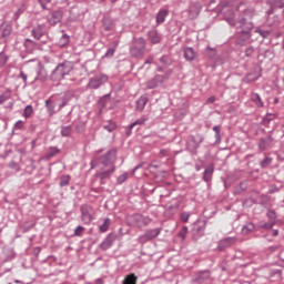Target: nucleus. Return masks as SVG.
<instances>
[{"mask_svg": "<svg viewBox=\"0 0 284 284\" xmlns=\"http://www.w3.org/2000/svg\"><path fill=\"white\" fill-rule=\"evenodd\" d=\"M160 63H162L164 68H170V65H172V58H170L169 55H162L160 58Z\"/></svg>", "mask_w": 284, "mask_h": 284, "instance_id": "7c9ffc66", "label": "nucleus"}, {"mask_svg": "<svg viewBox=\"0 0 284 284\" xmlns=\"http://www.w3.org/2000/svg\"><path fill=\"white\" fill-rule=\"evenodd\" d=\"M254 223L250 222L242 227V234H252V232H254Z\"/></svg>", "mask_w": 284, "mask_h": 284, "instance_id": "c756f323", "label": "nucleus"}, {"mask_svg": "<svg viewBox=\"0 0 284 284\" xmlns=\"http://www.w3.org/2000/svg\"><path fill=\"white\" fill-rule=\"evenodd\" d=\"M254 14H255V12L253 9H246L244 11L243 17L237 20L239 32H251L252 33V30H254V22H252Z\"/></svg>", "mask_w": 284, "mask_h": 284, "instance_id": "f257e3e1", "label": "nucleus"}, {"mask_svg": "<svg viewBox=\"0 0 284 284\" xmlns=\"http://www.w3.org/2000/svg\"><path fill=\"white\" fill-rule=\"evenodd\" d=\"M278 250H281V244L267 247V252H271V254L274 253V252H278Z\"/></svg>", "mask_w": 284, "mask_h": 284, "instance_id": "4d7b16f0", "label": "nucleus"}, {"mask_svg": "<svg viewBox=\"0 0 284 284\" xmlns=\"http://www.w3.org/2000/svg\"><path fill=\"white\" fill-rule=\"evenodd\" d=\"M154 63V55H149L146 58V60L144 61V64L148 65V64H152Z\"/></svg>", "mask_w": 284, "mask_h": 284, "instance_id": "69168bd1", "label": "nucleus"}, {"mask_svg": "<svg viewBox=\"0 0 284 284\" xmlns=\"http://www.w3.org/2000/svg\"><path fill=\"white\" fill-rule=\"evenodd\" d=\"M116 166H112L111 169L103 171L101 173H97L98 179L101 181V185H105V181L110 180V176L114 174Z\"/></svg>", "mask_w": 284, "mask_h": 284, "instance_id": "aec40b11", "label": "nucleus"}, {"mask_svg": "<svg viewBox=\"0 0 284 284\" xmlns=\"http://www.w3.org/2000/svg\"><path fill=\"white\" fill-rule=\"evenodd\" d=\"M146 45L148 41L145 40V38H133L132 45L130 48L131 57H134L135 59H139V57H143V54H145Z\"/></svg>", "mask_w": 284, "mask_h": 284, "instance_id": "7ed1b4c3", "label": "nucleus"}, {"mask_svg": "<svg viewBox=\"0 0 284 284\" xmlns=\"http://www.w3.org/2000/svg\"><path fill=\"white\" fill-rule=\"evenodd\" d=\"M59 152H61V151L59 150V148H57V146H50V148L47 150L45 159H52L53 156H57V154H59Z\"/></svg>", "mask_w": 284, "mask_h": 284, "instance_id": "c85d7f7f", "label": "nucleus"}, {"mask_svg": "<svg viewBox=\"0 0 284 284\" xmlns=\"http://www.w3.org/2000/svg\"><path fill=\"white\" fill-rule=\"evenodd\" d=\"M203 6L199 1L191 2L189 8L184 11L187 14V19H196L201 14Z\"/></svg>", "mask_w": 284, "mask_h": 284, "instance_id": "f8f14e48", "label": "nucleus"}, {"mask_svg": "<svg viewBox=\"0 0 284 284\" xmlns=\"http://www.w3.org/2000/svg\"><path fill=\"white\" fill-rule=\"evenodd\" d=\"M32 112H34V109H32V105H27L23 111V116L26 119H30V116H32Z\"/></svg>", "mask_w": 284, "mask_h": 284, "instance_id": "58836bf2", "label": "nucleus"}, {"mask_svg": "<svg viewBox=\"0 0 284 284\" xmlns=\"http://www.w3.org/2000/svg\"><path fill=\"white\" fill-rule=\"evenodd\" d=\"M251 101H253L257 108H263L265 105L258 93H251Z\"/></svg>", "mask_w": 284, "mask_h": 284, "instance_id": "cd10ccee", "label": "nucleus"}, {"mask_svg": "<svg viewBox=\"0 0 284 284\" xmlns=\"http://www.w3.org/2000/svg\"><path fill=\"white\" fill-rule=\"evenodd\" d=\"M170 73H165L163 75L161 74H156L154 78H152L151 80H149L146 82V88L148 90H154L156 88H161V85H163L165 83V81H168V79H170Z\"/></svg>", "mask_w": 284, "mask_h": 284, "instance_id": "6e6552de", "label": "nucleus"}, {"mask_svg": "<svg viewBox=\"0 0 284 284\" xmlns=\"http://www.w3.org/2000/svg\"><path fill=\"white\" fill-rule=\"evenodd\" d=\"M68 183H70V176L61 178V181H60L61 187H65V185H68Z\"/></svg>", "mask_w": 284, "mask_h": 284, "instance_id": "bf43d9fd", "label": "nucleus"}, {"mask_svg": "<svg viewBox=\"0 0 284 284\" xmlns=\"http://www.w3.org/2000/svg\"><path fill=\"white\" fill-rule=\"evenodd\" d=\"M254 52H256V49L252 45H248L245 50H244V54L247 58H252L254 57Z\"/></svg>", "mask_w": 284, "mask_h": 284, "instance_id": "4c0bfd02", "label": "nucleus"}, {"mask_svg": "<svg viewBox=\"0 0 284 284\" xmlns=\"http://www.w3.org/2000/svg\"><path fill=\"white\" fill-rule=\"evenodd\" d=\"M187 232H189L187 226H183V227L180 230V232L178 233V236H179L180 239H182V241H185V239L187 237Z\"/></svg>", "mask_w": 284, "mask_h": 284, "instance_id": "a19ab883", "label": "nucleus"}, {"mask_svg": "<svg viewBox=\"0 0 284 284\" xmlns=\"http://www.w3.org/2000/svg\"><path fill=\"white\" fill-rule=\"evenodd\" d=\"M183 52H184V59L186 61H194V59H196V51H194V48L185 47Z\"/></svg>", "mask_w": 284, "mask_h": 284, "instance_id": "5701e85b", "label": "nucleus"}, {"mask_svg": "<svg viewBox=\"0 0 284 284\" xmlns=\"http://www.w3.org/2000/svg\"><path fill=\"white\" fill-rule=\"evenodd\" d=\"M45 108H47L50 116H52V114H54V103L52 102V100H50V99L45 100Z\"/></svg>", "mask_w": 284, "mask_h": 284, "instance_id": "72a5a7b5", "label": "nucleus"}, {"mask_svg": "<svg viewBox=\"0 0 284 284\" xmlns=\"http://www.w3.org/2000/svg\"><path fill=\"white\" fill-rule=\"evenodd\" d=\"M103 129L108 132H114V130H116V123L109 122V124L103 125Z\"/></svg>", "mask_w": 284, "mask_h": 284, "instance_id": "de8ad7c7", "label": "nucleus"}, {"mask_svg": "<svg viewBox=\"0 0 284 284\" xmlns=\"http://www.w3.org/2000/svg\"><path fill=\"white\" fill-rule=\"evenodd\" d=\"M170 14V10L168 9H160L159 12L156 13V23L161 24L165 22V17Z\"/></svg>", "mask_w": 284, "mask_h": 284, "instance_id": "b1692460", "label": "nucleus"}, {"mask_svg": "<svg viewBox=\"0 0 284 284\" xmlns=\"http://www.w3.org/2000/svg\"><path fill=\"white\" fill-rule=\"evenodd\" d=\"M145 105H148V97H140L136 100V111L143 112V110H145Z\"/></svg>", "mask_w": 284, "mask_h": 284, "instance_id": "a878e982", "label": "nucleus"}, {"mask_svg": "<svg viewBox=\"0 0 284 284\" xmlns=\"http://www.w3.org/2000/svg\"><path fill=\"white\" fill-rule=\"evenodd\" d=\"M162 229H150L146 230L142 235L138 237V243L141 245H144V243H148V241H153V239H156L159 234H161Z\"/></svg>", "mask_w": 284, "mask_h": 284, "instance_id": "9d476101", "label": "nucleus"}, {"mask_svg": "<svg viewBox=\"0 0 284 284\" xmlns=\"http://www.w3.org/2000/svg\"><path fill=\"white\" fill-rule=\"evenodd\" d=\"M126 181H128V173H123L119 175L116 179L118 185H123V183H125Z\"/></svg>", "mask_w": 284, "mask_h": 284, "instance_id": "c03bdc74", "label": "nucleus"}, {"mask_svg": "<svg viewBox=\"0 0 284 284\" xmlns=\"http://www.w3.org/2000/svg\"><path fill=\"white\" fill-rule=\"evenodd\" d=\"M272 145H274V138L272 136V134L261 138L257 143L260 152H265V150H270Z\"/></svg>", "mask_w": 284, "mask_h": 284, "instance_id": "ddd939ff", "label": "nucleus"}, {"mask_svg": "<svg viewBox=\"0 0 284 284\" xmlns=\"http://www.w3.org/2000/svg\"><path fill=\"white\" fill-rule=\"evenodd\" d=\"M266 216L267 219H270V221H276V211L274 210L267 211Z\"/></svg>", "mask_w": 284, "mask_h": 284, "instance_id": "3c124183", "label": "nucleus"}, {"mask_svg": "<svg viewBox=\"0 0 284 284\" xmlns=\"http://www.w3.org/2000/svg\"><path fill=\"white\" fill-rule=\"evenodd\" d=\"M114 241H116V233L108 234L104 241L99 245L100 250L103 252L110 250V247L114 245Z\"/></svg>", "mask_w": 284, "mask_h": 284, "instance_id": "dca6fc26", "label": "nucleus"}, {"mask_svg": "<svg viewBox=\"0 0 284 284\" xmlns=\"http://www.w3.org/2000/svg\"><path fill=\"white\" fill-rule=\"evenodd\" d=\"M32 227H34V224H30V225L23 224V225L21 226V230H22V232L26 234L27 232H30V230H32Z\"/></svg>", "mask_w": 284, "mask_h": 284, "instance_id": "6e6d98bb", "label": "nucleus"}, {"mask_svg": "<svg viewBox=\"0 0 284 284\" xmlns=\"http://www.w3.org/2000/svg\"><path fill=\"white\" fill-rule=\"evenodd\" d=\"M52 0H39V3L43 10H50V7H48L49 3H51Z\"/></svg>", "mask_w": 284, "mask_h": 284, "instance_id": "864d4df0", "label": "nucleus"}, {"mask_svg": "<svg viewBox=\"0 0 284 284\" xmlns=\"http://www.w3.org/2000/svg\"><path fill=\"white\" fill-rule=\"evenodd\" d=\"M212 176H214V163H211L207 165V168L203 172V181L205 183H210L212 181Z\"/></svg>", "mask_w": 284, "mask_h": 284, "instance_id": "4be33fe9", "label": "nucleus"}, {"mask_svg": "<svg viewBox=\"0 0 284 284\" xmlns=\"http://www.w3.org/2000/svg\"><path fill=\"white\" fill-rule=\"evenodd\" d=\"M122 284H136V275H134V274L128 275V276L123 280Z\"/></svg>", "mask_w": 284, "mask_h": 284, "instance_id": "c9c22d12", "label": "nucleus"}, {"mask_svg": "<svg viewBox=\"0 0 284 284\" xmlns=\"http://www.w3.org/2000/svg\"><path fill=\"white\" fill-rule=\"evenodd\" d=\"M102 24L103 28L106 32H110V30H112V27L114 26V20H112V18L110 17H104L102 19Z\"/></svg>", "mask_w": 284, "mask_h": 284, "instance_id": "bb28decb", "label": "nucleus"}, {"mask_svg": "<svg viewBox=\"0 0 284 284\" xmlns=\"http://www.w3.org/2000/svg\"><path fill=\"white\" fill-rule=\"evenodd\" d=\"M85 233V227L83 226H78L74 232H73V236H83V234Z\"/></svg>", "mask_w": 284, "mask_h": 284, "instance_id": "a18cd8bd", "label": "nucleus"}, {"mask_svg": "<svg viewBox=\"0 0 284 284\" xmlns=\"http://www.w3.org/2000/svg\"><path fill=\"white\" fill-rule=\"evenodd\" d=\"M146 37L151 45H158V43H161V41H163V36H161V33H159L156 29L148 31Z\"/></svg>", "mask_w": 284, "mask_h": 284, "instance_id": "2eb2a0df", "label": "nucleus"}, {"mask_svg": "<svg viewBox=\"0 0 284 284\" xmlns=\"http://www.w3.org/2000/svg\"><path fill=\"white\" fill-rule=\"evenodd\" d=\"M213 132H215L216 143H221V128L219 125L213 126Z\"/></svg>", "mask_w": 284, "mask_h": 284, "instance_id": "79ce46f5", "label": "nucleus"}, {"mask_svg": "<svg viewBox=\"0 0 284 284\" xmlns=\"http://www.w3.org/2000/svg\"><path fill=\"white\" fill-rule=\"evenodd\" d=\"M45 79H48V73H45V71L43 70H39L36 77V81H40L41 83H43Z\"/></svg>", "mask_w": 284, "mask_h": 284, "instance_id": "f704fd0d", "label": "nucleus"}, {"mask_svg": "<svg viewBox=\"0 0 284 284\" xmlns=\"http://www.w3.org/2000/svg\"><path fill=\"white\" fill-rule=\"evenodd\" d=\"M272 161H273L272 158L265 156V158L260 162V168H262V170H265V168H267L268 165H272Z\"/></svg>", "mask_w": 284, "mask_h": 284, "instance_id": "2f4dec72", "label": "nucleus"}, {"mask_svg": "<svg viewBox=\"0 0 284 284\" xmlns=\"http://www.w3.org/2000/svg\"><path fill=\"white\" fill-rule=\"evenodd\" d=\"M70 72H72V62L64 61L63 63L58 64L57 68L52 71L51 81L57 83L62 79H65Z\"/></svg>", "mask_w": 284, "mask_h": 284, "instance_id": "f03ea898", "label": "nucleus"}, {"mask_svg": "<svg viewBox=\"0 0 284 284\" xmlns=\"http://www.w3.org/2000/svg\"><path fill=\"white\" fill-rule=\"evenodd\" d=\"M205 227H207V220H197L194 222L192 227L194 239H201L205 234Z\"/></svg>", "mask_w": 284, "mask_h": 284, "instance_id": "9b49d317", "label": "nucleus"}, {"mask_svg": "<svg viewBox=\"0 0 284 284\" xmlns=\"http://www.w3.org/2000/svg\"><path fill=\"white\" fill-rule=\"evenodd\" d=\"M31 34L34 39H37V41H39L41 39V37H43L45 34V26H43V24L36 26L32 29Z\"/></svg>", "mask_w": 284, "mask_h": 284, "instance_id": "412c9836", "label": "nucleus"}, {"mask_svg": "<svg viewBox=\"0 0 284 284\" xmlns=\"http://www.w3.org/2000/svg\"><path fill=\"white\" fill-rule=\"evenodd\" d=\"M232 245H236V237H225L219 241L217 250L219 252H224V250L232 247Z\"/></svg>", "mask_w": 284, "mask_h": 284, "instance_id": "f3484780", "label": "nucleus"}, {"mask_svg": "<svg viewBox=\"0 0 284 284\" xmlns=\"http://www.w3.org/2000/svg\"><path fill=\"white\" fill-rule=\"evenodd\" d=\"M276 113H267L266 116H265V121L267 123H270V121H274V119H276Z\"/></svg>", "mask_w": 284, "mask_h": 284, "instance_id": "13d9d810", "label": "nucleus"}, {"mask_svg": "<svg viewBox=\"0 0 284 284\" xmlns=\"http://www.w3.org/2000/svg\"><path fill=\"white\" fill-rule=\"evenodd\" d=\"M70 134H72V126L71 125L62 126L61 135L62 136H70Z\"/></svg>", "mask_w": 284, "mask_h": 284, "instance_id": "ea45409f", "label": "nucleus"}, {"mask_svg": "<svg viewBox=\"0 0 284 284\" xmlns=\"http://www.w3.org/2000/svg\"><path fill=\"white\" fill-rule=\"evenodd\" d=\"M8 63V55L6 53L0 52V68H3Z\"/></svg>", "mask_w": 284, "mask_h": 284, "instance_id": "8fccbe9b", "label": "nucleus"}, {"mask_svg": "<svg viewBox=\"0 0 284 284\" xmlns=\"http://www.w3.org/2000/svg\"><path fill=\"white\" fill-rule=\"evenodd\" d=\"M211 275H212V273L210 272V270L197 271L195 273V277L193 281H194V283L203 284V283H205V281H210Z\"/></svg>", "mask_w": 284, "mask_h": 284, "instance_id": "a211bd4d", "label": "nucleus"}, {"mask_svg": "<svg viewBox=\"0 0 284 284\" xmlns=\"http://www.w3.org/2000/svg\"><path fill=\"white\" fill-rule=\"evenodd\" d=\"M68 43H70V37H68L67 34H62L60 39V45H68Z\"/></svg>", "mask_w": 284, "mask_h": 284, "instance_id": "603ef678", "label": "nucleus"}, {"mask_svg": "<svg viewBox=\"0 0 284 284\" xmlns=\"http://www.w3.org/2000/svg\"><path fill=\"white\" fill-rule=\"evenodd\" d=\"M247 43H252V32L237 31L236 44L237 45H247Z\"/></svg>", "mask_w": 284, "mask_h": 284, "instance_id": "4468645a", "label": "nucleus"}, {"mask_svg": "<svg viewBox=\"0 0 284 284\" xmlns=\"http://www.w3.org/2000/svg\"><path fill=\"white\" fill-rule=\"evenodd\" d=\"M114 52H116V48H109L105 52V57H114Z\"/></svg>", "mask_w": 284, "mask_h": 284, "instance_id": "052dcab7", "label": "nucleus"}, {"mask_svg": "<svg viewBox=\"0 0 284 284\" xmlns=\"http://www.w3.org/2000/svg\"><path fill=\"white\" fill-rule=\"evenodd\" d=\"M148 121V116L143 115L140 119L135 120L131 123V128H136V125H145V122Z\"/></svg>", "mask_w": 284, "mask_h": 284, "instance_id": "473e14b6", "label": "nucleus"}, {"mask_svg": "<svg viewBox=\"0 0 284 284\" xmlns=\"http://www.w3.org/2000/svg\"><path fill=\"white\" fill-rule=\"evenodd\" d=\"M255 32L260 34L263 39H267L270 37V31L268 30H263L261 28L255 29Z\"/></svg>", "mask_w": 284, "mask_h": 284, "instance_id": "37998d69", "label": "nucleus"}, {"mask_svg": "<svg viewBox=\"0 0 284 284\" xmlns=\"http://www.w3.org/2000/svg\"><path fill=\"white\" fill-rule=\"evenodd\" d=\"M23 125H24V122L19 120L16 122L14 128H16V130H22Z\"/></svg>", "mask_w": 284, "mask_h": 284, "instance_id": "0e129e2a", "label": "nucleus"}, {"mask_svg": "<svg viewBox=\"0 0 284 284\" xmlns=\"http://www.w3.org/2000/svg\"><path fill=\"white\" fill-rule=\"evenodd\" d=\"M181 221L183 223H187V221H190V214L189 213H182L181 214Z\"/></svg>", "mask_w": 284, "mask_h": 284, "instance_id": "680f3d73", "label": "nucleus"}, {"mask_svg": "<svg viewBox=\"0 0 284 284\" xmlns=\"http://www.w3.org/2000/svg\"><path fill=\"white\" fill-rule=\"evenodd\" d=\"M110 223H111L110 219L106 217L99 227L100 232H108V230H110Z\"/></svg>", "mask_w": 284, "mask_h": 284, "instance_id": "e433bc0d", "label": "nucleus"}, {"mask_svg": "<svg viewBox=\"0 0 284 284\" xmlns=\"http://www.w3.org/2000/svg\"><path fill=\"white\" fill-rule=\"evenodd\" d=\"M61 19H63V12H61V10H55L48 16V22L50 26H57V23H61Z\"/></svg>", "mask_w": 284, "mask_h": 284, "instance_id": "6ab92c4d", "label": "nucleus"}, {"mask_svg": "<svg viewBox=\"0 0 284 284\" xmlns=\"http://www.w3.org/2000/svg\"><path fill=\"white\" fill-rule=\"evenodd\" d=\"M275 8H284V0H274Z\"/></svg>", "mask_w": 284, "mask_h": 284, "instance_id": "e2e57ef3", "label": "nucleus"}, {"mask_svg": "<svg viewBox=\"0 0 284 284\" xmlns=\"http://www.w3.org/2000/svg\"><path fill=\"white\" fill-rule=\"evenodd\" d=\"M12 33V27H6L2 31V37H10Z\"/></svg>", "mask_w": 284, "mask_h": 284, "instance_id": "5fc2aeb1", "label": "nucleus"}, {"mask_svg": "<svg viewBox=\"0 0 284 284\" xmlns=\"http://www.w3.org/2000/svg\"><path fill=\"white\" fill-rule=\"evenodd\" d=\"M130 221L134 227H148L152 223V219L139 213L131 215Z\"/></svg>", "mask_w": 284, "mask_h": 284, "instance_id": "1a4fd4ad", "label": "nucleus"}, {"mask_svg": "<svg viewBox=\"0 0 284 284\" xmlns=\"http://www.w3.org/2000/svg\"><path fill=\"white\" fill-rule=\"evenodd\" d=\"M132 130H134V126H132V124H130L129 126H126L125 129V134L126 136H130L132 134Z\"/></svg>", "mask_w": 284, "mask_h": 284, "instance_id": "338daca9", "label": "nucleus"}, {"mask_svg": "<svg viewBox=\"0 0 284 284\" xmlns=\"http://www.w3.org/2000/svg\"><path fill=\"white\" fill-rule=\"evenodd\" d=\"M276 192H278V187H276V186H271L268 189V194H276Z\"/></svg>", "mask_w": 284, "mask_h": 284, "instance_id": "774afa93", "label": "nucleus"}, {"mask_svg": "<svg viewBox=\"0 0 284 284\" xmlns=\"http://www.w3.org/2000/svg\"><path fill=\"white\" fill-rule=\"evenodd\" d=\"M205 141L203 134L196 133L195 135H190L186 140V150L191 154H197L199 148H201V143Z\"/></svg>", "mask_w": 284, "mask_h": 284, "instance_id": "20e7f679", "label": "nucleus"}, {"mask_svg": "<svg viewBox=\"0 0 284 284\" xmlns=\"http://www.w3.org/2000/svg\"><path fill=\"white\" fill-rule=\"evenodd\" d=\"M274 225H276L275 222H264L260 225V227L262 230H272V227H274Z\"/></svg>", "mask_w": 284, "mask_h": 284, "instance_id": "49530a36", "label": "nucleus"}, {"mask_svg": "<svg viewBox=\"0 0 284 284\" xmlns=\"http://www.w3.org/2000/svg\"><path fill=\"white\" fill-rule=\"evenodd\" d=\"M109 79L110 77H108V74L99 73L90 78L87 88H89V90H99L101 85H105V83H108Z\"/></svg>", "mask_w": 284, "mask_h": 284, "instance_id": "39448f33", "label": "nucleus"}, {"mask_svg": "<svg viewBox=\"0 0 284 284\" xmlns=\"http://www.w3.org/2000/svg\"><path fill=\"white\" fill-rule=\"evenodd\" d=\"M245 83H252L254 81H258V77H254L252 73H248L244 78Z\"/></svg>", "mask_w": 284, "mask_h": 284, "instance_id": "09e8293b", "label": "nucleus"}, {"mask_svg": "<svg viewBox=\"0 0 284 284\" xmlns=\"http://www.w3.org/2000/svg\"><path fill=\"white\" fill-rule=\"evenodd\" d=\"M99 163L103 165V168H114V163H116V149H111L105 154L101 155Z\"/></svg>", "mask_w": 284, "mask_h": 284, "instance_id": "423d86ee", "label": "nucleus"}, {"mask_svg": "<svg viewBox=\"0 0 284 284\" xmlns=\"http://www.w3.org/2000/svg\"><path fill=\"white\" fill-rule=\"evenodd\" d=\"M81 212V221L89 225V223H92V220L94 219V207L90 204H83L80 206Z\"/></svg>", "mask_w": 284, "mask_h": 284, "instance_id": "0eeeda50", "label": "nucleus"}, {"mask_svg": "<svg viewBox=\"0 0 284 284\" xmlns=\"http://www.w3.org/2000/svg\"><path fill=\"white\" fill-rule=\"evenodd\" d=\"M10 99H12V89H6L0 94V105H3L6 101H10Z\"/></svg>", "mask_w": 284, "mask_h": 284, "instance_id": "393cba45", "label": "nucleus"}]
</instances>
